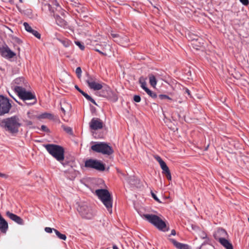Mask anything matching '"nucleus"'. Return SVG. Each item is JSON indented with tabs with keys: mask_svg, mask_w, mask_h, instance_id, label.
I'll return each instance as SVG.
<instances>
[{
	"mask_svg": "<svg viewBox=\"0 0 249 249\" xmlns=\"http://www.w3.org/2000/svg\"><path fill=\"white\" fill-rule=\"evenodd\" d=\"M61 110L63 113V115H61V117L63 118V120L64 121L67 122L68 121V118L66 117V114H68V116H69L70 114V111L65 109V108H63V107H61Z\"/></svg>",
	"mask_w": 249,
	"mask_h": 249,
	"instance_id": "4be33fe9",
	"label": "nucleus"
},
{
	"mask_svg": "<svg viewBox=\"0 0 249 249\" xmlns=\"http://www.w3.org/2000/svg\"><path fill=\"white\" fill-rule=\"evenodd\" d=\"M75 44L78 46L81 50H84L85 46L83 43H81L78 41H75Z\"/></svg>",
	"mask_w": 249,
	"mask_h": 249,
	"instance_id": "2f4dec72",
	"label": "nucleus"
},
{
	"mask_svg": "<svg viewBox=\"0 0 249 249\" xmlns=\"http://www.w3.org/2000/svg\"><path fill=\"white\" fill-rule=\"evenodd\" d=\"M0 126L6 131L15 134L18 132L21 124L19 118L17 116H13L1 120L0 122Z\"/></svg>",
	"mask_w": 249,
	"mask_h": 249,
	"instance_id": "f257e3e1",
	"label": "nucleus"
},
{
	"mask_svg": "<svg viewBox=\"0 0 249 249\" xmlns=\"http://www.w3.org/2000/svg\"><path fill=\"white\" fill-rule=\"evenodd\" d=\"M61 107L65 108L66 110H69L70 111H71L72 108L71 105L66 101L61 103Z\"/></svg>",
	"mask_w": 249,
	"mask_h": 249,
	"instance_id": "a878e982",
	"label": "nucleus"
},
{
	"mask_svg": "<svg viewBox=\"0 0 249 249\" xmlns=\"http://www.w3.org/2000/svg\"><path fill=\"white\" fill-rule=\"evenodd\" d=\"M11 107V105L8 99L0 95V116L8 113Z\"/></svg>",
	"mask_w": 249,
	"mask_h": 249,
	"instance_id": "f8f14e48",
	"label": "nucleus"
},
{
	"mask_svg": "<svg viewBox=\"0 0 249 249\" xmlns=\"http://www.w3.org/2000/svg\"><path fill=\"white\" fill-rule=\"evenodd\" d=\"M53 3L56 7L59 6V4L57 3L56 0H53Z\"/></svg>",
	"mask_w": 249,
	"mask_h": 249,
	"instance_id": "c03bdc74",
	"label": "nucleus"
},
{
	"mask_svg": "<svg viewBox=\"0 0 249 249\" xmlns=\"http://www.w3.org/2000/svg\"><path fill=\"white\" fill-rule=\"evenodd\" d=\"M17 102L18 103V104L21 105L20 103L18 102V101Z\"/></svg>",
	"mask_w": 249,
	"mask_h": 249,
	"instance_id": "5fc2aeb1",
	"label": "nucleus"
},
{
	"mask_svg": "<svg viewBox=\"0 0 249 249\" xmlns=\"http://www.w3.org/2000/svg\"><path fill=\"white\" fill-rule=\"evenodd\" d=\"M75 72L77 75L78 77L80 78L81 76L82 70L80 67H78L76 69Z\"/></svg>",
	"mask_w": 249,
	"mask_h": 249,
	"instance_id": "473e14b6",
	"label": "nucleus"
},
{
	"mask_svg": "<svg viewBox=\"0 0 249 249\" xmlns=\"http://www.w3.org/2000/svg\"><path fill=\"white\" fill-rule=\"evenodd\" d=\"M43 9L44 10H48L50 13H53L54 9L50 3H45L43 5Z\"/></svg>",
	"mask_w": 249,
	"mask_h": 249,
	"instance_id": "b1692460",
	"label": "nucleus"
},
{
	"mask_svg": "<svg viewBox=\"0 0 249 249\" xmlns=\"http://www.w3.org/2000/svg\"><path fill=\"white\" fill-rule=\"evenodd\" d=\"M24 78L21 77L15 79L14 80V83L15 84L17 85V86H20V85H22V84L24 83Z\"/></svg>",
	"mask_w": 249,
	"mask_h": 249,
	"instance_id": "c85d7f7f",
	"label": "nucleus"
},
{
	"mask_svg": "<svg viewBox=\"0 0 249 249\" xmlns=\"http://www.w3.org/2000/svg\"><path fill=\"white\" fill-rule=\"evenodd\" d=\"M23 26L25 30L32 34L35 37L38 39H40L41 37V35L36 30L33 29L32 27L27 22L23 23Z\"/></svg>",
	"mask_w": 249,
	"mask_h": 249,
	"instance_id": "4468645a",
	"label": "nucleus"
},
{
	"mask_svg": "<svg viewBox=\"0 0 249 249\" xmlns=\"http://www.w3.org/2000/svg\"><path fill=\"white\" fill-rule=\"evenodd\" d=\"M75 88L80 92L81 93L82 91H83L82 90H81L77 85L75 86Z\"/></svg>",
	"mask_w": 249,
	"mask_h": 249,
	"instance_id": "a18cd8bd",
	"label": "nucleus"
},
{
	"mask_svg": "<svg viewBox=\"0 0 249 249\" xmlns=\"http://www.w3.org/2000/svg\"><path fill=\"white\" fill-rule=\"evenodd\" d=\"M171 234L172 235H176V231L175 230H172L171 231Z\"/></svg>",
	"mask_w": 249,
	"mask_h": 249,
	"instance_id": "49530a36",
	"label": "nucleus"
},
{
	"mask_svg": "<svg viewBox=\"0 0 249 249\" xmlns=\"http://www.w3.org/2000/svg\"><path fill=\"white\" fill-rule=\"evenodd\" d=\"M103 122L99 118H93L89 122V125L91 129L97 130L103 127Z\"/></svg>",
	"mask_w": 249,
	"mask_h": 249,
	"instance_id": "ddd939ff",
	"label": "nucleus"
},
{
	"mask_svg": "<svg viewBox=\"0 0 249 249\" xmlns=\"http://www.w3.org/2000/svg\"><path fill=\"white\" fill-rule=\"evenodd\" d=\"M85 166L87 168H92L98 171H103L105 169L104 164L96 160L89 159L85 162Z\"/></svg>",
	"mask_w": 249,
	"mask_h": 249,
	"instance_id": "9b49d317",
	"label": "nucleus"
},
{
	"mask_svg": "<svg viewBox=\"0 0 249 249\" xmlns=\"http://www.w3.org/2000/svg\"><path fill=\"white\" fill-rule=\"evenodd\" d=\"M77 210L81 215L84 218L90 219L93 216L91 209L88 204L84 202H77Z\"/></svg>",
	"mask_w": 249,
	"mask_h": 249,
	"instance_id": "6e6552de",
	"label": "nucleus"
},
{
	"mask_svg": "<svg viewBox=\"0 0 249 249\" xmlns=\"http://www.w3.org/2000/svg\"><path fill=\"white\" fill-rule=\"evenodd\" d=\"M86 82L90 89L95 91L101 90L103 87V83L94 75L88 74Z\"/></svg>",
	"mask_w": 249,
	"mask_h": 249,
	"instance_id": "1a4fd4ad",
	"label": "nucleus"
},
{
	"mask_svg": "<svg viewBox=\"0 0 249 249\" xmlns=\"http://www.w3.org/2000/svg\"><path fill=\"white\" fill-rule=\"evenodd\" d=\"M1 51L2 55L8 58H12L16 55V53L12 51L8 46L3 47Z\"/></svg>",
	"mask_w": 249,
	"mask_h": 249,
	"instance_id": "2eb2a0df",
	"label": "nucleus"
},
{
	"mask_svg": "<svg viewBox=\"0 0 249 249\" xmlns=\"http://www.w3.org/2000/svg\"><path fill=\"white\" fill-rule=\"evenodd\" d=\"M94 50H95V51L99 53L100 54H102L103 55H107V54L106 53H105L103 52L102 51H100V50L99 48H98L97 47V46L95 47Z\"/></svg>",
	"mask_w": 249,
	"mask_h": 249,
	"instance_id": "4c0bfd02",
	"label": "nucleus"
},
{
	"mask_svg": "<svg viewBox=\"0 0 249 249\" xmlns=\"http://www.w3.org/2000/svg\"><path fill=\"white\" fill-rule=\"evenodd\" d=\"M159 97L160 100L167 99L170 101L172 100V99L170 97H169L168 96H167L166 95H164V94H160L159 96Z\"/></svg>",
	"mask_w": 249,
	"mask_h": 249,
	"instance_id": "7c9ffc66",
	"label": "nucleus"
},
{
	"mask_svg": "<svg viewBox=\"0 0 249 249\" xmlns=\"http://www.w3.org/2000/svg\"><path fill=\"white\" fill-rule=\"evenodd\" d=\"M149 79L150 85L152 87H155L157 83L155 76L153 74H150L149 75Z\"/></svg>",
	"mask_w": 249,
	"mask_h": 249,
	"instance_id": "5701e85b",
	"label": "nucleus"
},
{
	"mask_svg": "<svg viewBox=\"0 0 249 249\" xmlns=\"http://www.w3.org/2000/svg\"><path fill=\"white\" fill-rule=\"evenodd\" d=\"M14 90L18 94L19 97L23 101L34 100L33 103H27V105H34L36 102V96L31 92L27 91L25 88L21 86H15Z\"/></svg>",
	"mask_w": 249,
	"mask_h": 249,
	"instance_id": "423d86ee",
	"label": "nucleus"
},
{
	"mask_svg": "<svg viewBox=\"0 0 249 249\" xmlns=\"http://www.w3.org/2000/svg\"><path fill=\"white\" fill-rule=\"evenodd\" d=\"M239 0L244 5H247L249 3V0Z\"/></svg>",
	"mask_w": 249,
	"mask_h": 249,
	"instance_id": "ea45409f",
	"label": "nucleus"
},
{
	"mask_svg": "<svg viewBox=\"0 0 249 249\" xmlns=\"http://www.w3.org/2000/svg\"><path fill=\"white\" fill-rule=\"evenodd\" d=\"M155 159L158 161L160 166L161 168L164 167L166 165V163L161 159V158L159 156H156L155 157Z\"/></svg>",
	"mask_w": 249,
	"mask_h": 249,
	"instance_id": "bb28decb",
	"label": "nucleus"
},
{
	"mask_svg": "<svg viewBox=\"0 0 249 249\" xmlns=\"http://www.w3.org/2000/svg\"><path fill=\"white\" fill-rule=\"evenodd\" d=\"M38 118L40 119H49L50 120L53 119V115L50 113L45 112L38 115Z\"/></svg>",
	"mask_w": 249,
	"mask_h": 249,
	"instance_id": "aec40b11",
	"label": "nucleus"
},
{
	"mask_svg": "<svg viewBox=\"0 0 249 249\" xmlns=\"http://www.w3.org/2000/svg\"><path fill=\"white\" fill-rule=\"evenodd\" d=\"M44 147L51 156L64 165L62 161L64 160V149L62 146L54 144H47L44 145Z\"/></svg>",
	"mask_w": 249,
	"mask_h": 249,
	"instance_id": "7ed1b4c3",
	"label": "nucleus"
},
{
	"mask_svg": "<svg viewBox=\"0 0 249 249\" xmlns=\"http://www.w3.org/2000/svg\"><path fill=\"white\" fill-rule=\"evenodd\" d=\"M81 94L86 98V99L95 105H97L95 100L92 98L87 93L85 92L84 91L81 92Z\"/></svg>",
	"mask_w": 249,
	"mask_h": 249,
	"instance_id": "393cba45",
	"label": "nucleus"
},
{
	"mask_svg": "<svg viewBox=\"0 0 249 249\" xmlns=\"http://www.w3.org/2000/svg\"><path fill=\"white\" fill-rule=\"evenodd\" d=\"M27 124L28 125H31L32 124V122L30 121H27Z\"/></svg>",
	"mask_w": 249,
	"mask_h": 249,
	"instance_id": "de8ad7c7",
	"label": "nucleus"
},
{
	"mask_svg": "<svg viewBox=\"0 0 249 249\" xmlns=\"http://www.w3.org/2000/svg\"><path fill=\"white\" fill-rule=\"evenodd\" d=\"M186 92L188 94H190V91L188 89H186Z\"/></svg>",
	"mask_w": 249,
	"mask_h": 249,
	"instance_id": "3c124183",
	"label": "nucleus"
},
{
	"mask_svg": "<svg viewBox=\"0 0 249 249\" xmlns=\"http://www.w3.org/2000/svg\"><path fill=\"white\" fill-rule=\"evenodd\" d=\"M100 91V96L106 97L113 102L117 101L118 98L116 93L113 91L110 87L103 84V87Z\"/></svg>",
	"mask_w": 249,
	"mask_h": 249,
	"instance_id": "9d476101",
	"label": "nucleus"
},
{
	"mask_svg": "<svg viewBox=\"0 0 249 249\" xmlns=\"http://www.w3.org/2000/svg\"><path fill=\"white\" fill-rule=\"evenodd\" d=\"M227 236V232L223 229H218L214 234L215 239L218 241L226 249H233L231 243L226 239Z\"/></svg>",
	"mask_w": 249,
	"mask_h": 249,
	"instance_id": "0eeeda50",
	"label": "nucleus"
},
{
	"mask_svg": "<svg viewBox=\"0 0 249 249\" xmlns=\"http://www.w3.org/2000/svg\"><path fill=\"white\" fill-rule=\"evenodd\" d=\"M249 222V218L248 219Z\"/></svg>",
	"mask_w": 249,
	"mask_h": 249,
	"instance_id": "6e6d98bb",
	"label": "nucleus"
},
{
	"mask_svg": "<svg viewBox=\"0 0 249 249\" xmlns=\"http://www.w3.org/2000/svg\"><path fill=\"white\" fill-rule=\"evenodd\" d=\"M172 243L178 249H190V246L185 244L177 242L174 239H171Z\"/></svg>",
	"mask_w": 249,
	"mask_h": 249,
	"instance_id": "a211bd4d",
	"label": "nucleus"
},
{
	"mask_svg": "<svg viewBox=\"0 0 249 249\" xmlns=\"http://www.w3.org/2000/svg\"><path fill=\"white\" fill-rule=\"evenodd\" d=\"M5 177V174L0 173V177L3 178V177Z\"/></svg>",
	"mask_w": 249,
	"mask_h": 249,
	"instance_id": "09e8293b",
	"label": "nucleus"
},
{
	"mask_svg": "<svg viewBox=\"0 0 249 249\" xmlns=\"http://www.w3.org/2000/svg\"><path fill=\"white\" fill-rule=\"evenodd\" d=\"M113 249H119L117 247L116 245H113Z\"/></svg>",
	"mask_w": 249,
	"mask_h": 249,
	"instance_id": "8fccbe9b",
	"label": "nucleus"
},
{
	"mask_svg": "<svg viewBox=\"0 0 249 249\" xmlns=\"http://www.w3.org/2000/svg\"><path fill=\"white\" fill-rule=\"evenodd\" d=\"M143 218L153 224L159 230L163 231H168V228L166 227L165 223L158 216L153 214H144L143 215Z\"/></svg>",
	"mask_w": 249,
	"mask_h": 249,
	"instance_id": "20e7f679",
	"label": "nucleus"
},
{
	"mask_svg": "<svg viewBox=\"0 0 249 249\" xmlns=\"http://www.w3.org/2000/svg\"><path fill=\"white\" fill-rule=\"evenodd\" d=\"M128 182H129V183H132V184H133V183H134L133 182V181H131V180H128Z\"/></svg>",
	"mask_w": 249,
	"mask_h": 249,
	"instance_id": "603ef678",
	"label": "nucleus"
},
{
	"mask_svg": "<svg viewBox=\"0 0 249 249\" xmlns=\"http://www.w3.org/2000/svg\"><path fill=\"white\" fill-rule=\"evenodd\" d=\"M6 215L9 218L17 223L20 225L23 224V220L17 215L11 213L10 212H7Z\"/></svg>",
	"mask_w": 249,
	"mask_h": 249,
	"instance_id": "f3484780",
	"label": "nucleus"
},
{
	"mask_svg": "<svg viewBox=\"0 0 249 249\" xmlns=\"http://www.w3.org/2000/svg\"><path fill=\"white\" fill-rule=\"evenodd\" d=\"M53 231L56 234V236L60 239L65 240L67 238L65 234L61 233L55 229H53Z\"/></svg>",
	"mask_w": 249,
	"mask_h": 249,
	"instance_id": "cd10ccee",
	"label": "nucleus"
},
{
	"mask_svg": "<svg viewBox=\"0 0 249 249\" xmlns=\"http://www.w3.org/2000/svg\"><path fill=\"white\" fill-rule=\"evenodd\" d=\"M53 229H54L50 227H46L45 228V231L47 233H51L52 231H53Z\"/></svg>",
	"mask_w": 249,
	"mask_h": 249,
	"instance_id": "e433bc0d",
	"label": "nucleus"
},
{
	"mask_svg": "<svg viewBox=\"0 0 249 249\" xmlns=\"http://www.w3.org/2000/svg\"><path fill=\"white\" fill-rule=\"evenodd\" d=\"M140 82L141 84V88L147 93V94H148L152 98H156L157 97V96L156 93L150 90L146 87V83L145 82H142L141 79H140Z\"/></svg>",
	"mask_w": 249,
	"mask_h": 249,
	"instance_id": "dca6fc26",
	"label": "nucleus"
},
{
	"mask_svg": "<svg viewBox=\"0 0 249 249\" xmlns=\"http://www.w3.org/2000/svg\"><path fill=\"white\" fill-rule=\"evenodd\" d=\"M57 39L65 47H69L71 44V42L67 38H58Z\"/></svg>",
	"mask_w": 249,
	"mask_h": 249,
	"instance_id": "412c9836",
	"label": "nucleus"
},
{
	"mask_svg": "<svg viewBox=\"0 0 249 249\" xmlns=\"http://www.w3.org/2000/svg\"><path fill=\"white\" fill-rule=\"evenodd\" d=\"M62 127L63 128V129L67 133H69V134H72V128L71 127L66 126H65L64 125H62Z\"/></svg>",
	"mask_w": 249,
	"mask_h": 249,
	"instance_id": "c756f323",
	"label": "nucleus"
},
{
	"mask_svg": "<svg viewBox=\"0 0 249 249\" xmlns=\"http://www.w3.org/2000/svg\"><path fill=\"white\" fill-rule=\"evenodd\" d=\"M92 142L93 144L91 146V149L95 152L109 156L114 152L112 148L106 142Z\"/></svg>",
	"mask_w": 249,
	"mask_h": 249,
	"instance_id": "39448f33",
	"label": "nucleus"
},
{
	"mask_svg": "<svg viewBox=\"0 0 249 249\" xmlns=\"http://www.w3.org/2000/svg\"><path fill=\"white\" fill-rule=\"evenodd\" d=\"M133 100L135 102L139 103L141 100V98L139 95H135L134 96Z\"/></svg>",
	"mask_w": 249,
	"mask_h": 249,
	"instance_id": "72a5a7b5",
	"label": "nucleus"
},
{
	"mask_svg": "<svg viewBox=\"0 0 249 249\" xmlns=\"http://www.w3.org/2000/svg\"><path fill=\"white\" fill-rule=\"evenodd\" d=\"M55 18L56 23L58 26L63 28L67 27L68 25L67 22L64 19L61 18L59 16L56 15L55 17Z\"/></svg>",
	"mask_w": 249,
	"mask_h": 249,
	"instance_id": "6ab92c4d",
	"label": "nucleus"
},
{
	"mask_svg": "<svg viewBox=\"0 0 249 249\" xmlns=\"http://www.w3.org/2000/svg\"><path fill=\"white\" fill-rule=\"evenodd\" d=\"M161 169L162 170V173L164 174H166V173L170 172L169 168L168 167L167 165L165 166H164V167L162 168Z\"/></svg>",
	"mask_w": 249,
	"mask_h": 249,
	"instance_id": "f704fd0d",
	"label": "nucleus"
},
{
	"mask_svg": "<svg viewBox=\"0 0 249 249\" xmlns=\"http://www.w3.org/2000/svg\"><path fill=\"white\" fill-rule=\"evenodd\" d=\"M122 38L119 36V38H116L115 39H114V41H115L118 43H122Z\"/></svg>",
	"mask_w": 249,
	"mask_h": 249,
	"instance_id": "a19ab883",
	"label": "nucleus"
},
{
	"mask_svg": "<svg viewBox=\"0 0 249 249\" xmlns=\"http://www.w3.org/2000/svg\"><path fill=\"white\" fill-rule=\"evenodd\" d=\"M165 174L168 179H169V180L171 179V175L170 172H169Z\"/></svg>",
	"mask_w": 249,
	"mask_h": 249,
	"instance_id": "37998d69",
	"label": "nucleus"
},
{
	"mask_svg": "<svg viewBox=\"0 0 249 249\" xmlns=\"http://www.w3.org/2000/svg\"><path fill=\"white\" fill-rule=\"evenodd\" d=\"M111 36L114 39H115L116 38L119 37V35L117 34L112 33V34H111Z\"/></svg>",
	"mask_w": 249,
	"mask_h": 249,
	"instance_id": "79ce46f5",
	"label": "nucleus"
},
{
	"mask_svg": "<svg viewBox=\"0 0 249 249\" xmlns=\"http://www.w3.org/2000/svg\"><path fill=\"white\" fill-rule=\"evenodd\" d=\"M41 130L44 132H48L49 131V129L47 127V126L44 125H41Z\"/></svg>",
	"mask_w": 249,
	"mask_h": 249,
	"instance_id": "58836bf2",
	"label": "nucleus"
},
{
	"mask_svg": "<svg viewBox=\"0 0 249 249\" xmlns=\"http://www.w3.org/2000/svg\"><path fill=\"white\" fill-rule=\"evenodd\" d=\"M19 0V1H20L21 3H22V0Z\"/></svg>",
	"mask_w": 249,
	"mask_h": 249,
	"instance_id": "864d4df0",
	"label": "nucleus"
},
{
	"mask_svg": "<svg viewBox=\"0 0 249 249\" xmlns=\"http://www.w3.org/2000/svg\"><path fill=\"white\" fill-rule=\"evenodd\" d=\"M151 195H152V196L153 197V198L156 200L157 201V202H159V203H161V201L159 200V199L158 198V197L154 193H151Z\"/></svg>",
	"mask_w": 249,
	"mask_h": 249,
	"instance_id": "c9c22d12",
	"label": "nucleus"
},
{
	"mask_svg": "<svg viewBox=\"0 0 249 249\" xmlns=\"http://www.w3.org/2000/svg\"><path fill=\"white\" fill-rule=\"evenodd\" d=\"M95 194L106 207L109 213H112V198L109 191L107 189H97L95 192Z\"/></svg>",
	"mask_w": 249,
	"mask_h": 249,
	"instance_id": "f03ea898",
	"label": "nucleus"
}]
</instances>
